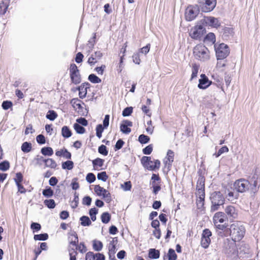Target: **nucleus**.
<instances>
[{
    "label": "nucleus",
    "instance_id": "8fccbe9b",
    "mask_svg": "<svg viewBox=\"0 0 260 260\" xmlns=\"http://www.w3.org/2000/svg\"><path fill=\"white\" fill-rule=\"evenodd\" d=\"M70 256V260H77V255L78 252L76 249L74 248H69L68 249Z\"/></svg>",
    "mask_w": 260,
    "mask_h": 260
},
{
    "label": "nucleus",
    "instance_id": "c03bdc74",
    "mask_svg": "<svg viewBox=\"0 0 260 260\" xmlns=\"http://www.w3.org/2000/svg\"><path fill=\"white\" fill-rule=\"evenodd\" d=\"M98 213V209L95 207H93L89 209V214L90 216L91 221H95L96 219V215Z\"/></svg>",
    "mask_w": 260,
    "mask_h": 260
},
{
    "label": "nucleus",
    "instance_id": "2f4dec72",
    "mask_svg": "<svg viewBox=\"0 0 260 260\" xmlns=\"http://www.w3.org/2000/svg\"><path fill=\"white\" fill-rule=\"evenodd\" d=\"M21 149L22 151L24 153H28L32 149V145L30 142H25L22 143Z\"/></svg>",
    "mask_w": 260,
    "mask_h": 260
},
{
    "label": "nucleus",
    "instance_id": "9b49d317",
    "mask_svg": "<svg viewBox=\"0 0 260 260\" xmlns=\"http://www.w3.org/2000/svg\"><path fill=\"white\" fill-rule=\"evenodd\" d=\"M200 11L197 5L189 6L185 11V19L188 21H191L194 20Z\"/></svg>",
    "mask_w": 260,
    "mask_h": 260
},
{
    "label": "nucleus",
    "instance_id": "4be33fe9",
    "mask_svg": "<svg viewBox=\"0 0 260 260\" xmlns=\"http://www.w3.org/2000/svg\"><path fill=\"white\" fill-rule=\"evenodd\" d=\"M10 0H4L0 3V15H4L7 12Z\"/></svg>",
    "mask_w": 260,
    "mask_h": 260
},
{
    "label": "nucleus",
    "instance_id": "79ce46f5",
    "mask_svg": "<svg viewBox=\"0 0 260 260\" xmlns=\"http://www.w3.org/2000/svg\"><path fill=\"white\" fill-rule=\"evenodd\" d=\"M197 193L199 195V200L198 202H202L203 204H204V202L205 201V189H197Z\"/></svg>",
    "mask_w": 260,
    "mask_h": 260
},
{
    "label": "nucleus",
    "instance_id": "4d7b16f0",
    "mask_svg": "<svg viewBox=\"0 0 260 260\" xmlns=\"http://www.w3.org/2000/svg\"><path fill=\"white\" fill-rule=\"evenodd\" d=\"M217 235L218 237H224L230 236V228L226 229L223 231H219L216 232Z\"/></svg>",
    "mask_w": 260,
    "mask_h": 260
},
{
    "label": "nucleus",
    "instance_id": "5fc2aeb1",
    "mask_svg": "<svg viewBox=\"0 0 260 260\" xmlns=\"http://www.w3.org/2000/svg\"><path fill=\"white\" fill-rule=\"evenodd\" d=\"M45 166L52 169H55L57 166V164L52 158H47V161L45 164Z\"/></svg>",
    "mask_w": 260,
    "mask_h": 260
},
{
    "label": "nucleus",
    "instance_id": "f257e3e1",
    "mask_svg": "<svg viewBox=\"0 0 260 260\" xmlns=\"http://www.w3.org/2000/svg\"><path fill=\"white\" fill-rule=\"evenodd\" d=\"M236 241L231 238L224 239L222 245V252L228 257H234L238 255Z\"/></svg>",
    "mask_w": 260,
    "mask_h": 260
},
{
    "label": "nucleus",
    "instance_id": "72a5a7b5",
    "mask_svg": "<svg viewBox=\"0 0 260 260\" xmlns=\"http://www.w3.org/2000/svg\"><path fill=\"white\" fill-rule=\"evenodd\" d=\"M57 116L56 112L53 110H49L46 115V118L50 121H54Z\"/></svg>",
    "mask_w": 260,
    "mask_h": 260
},
{
    "label": "nucleus",
    "instance_id": "20e7f679",
    "mask_svg": "<svg viewBox=\"0 0 260 260\" xmlns=\"http://www.w3.org/2000/svg\"><path fill=\"white\" fill-rule=\"evenodd\" d=\"M193 54L196 59L202 61H205L209 59V51L204 45H197L193 48Z\"/></svg>",
    "mask_w": 260,
    "mask_h": 260
},
{
    "label": "nucleus",
    "instance_id": "f03ea898",
    "mask_svg": "<svg viewBox=\"0 0 260 260\" xmlns=\"http://www.w3.org/2000/svg\"><path fill=\"white\" fill-rule=\"evenodd\" d=\"M210 201L211 203L210 211L214 212L220 209L225 203V198L220 191H214L210 193Z\"/></svg>",
    "mask_w": 260,
    "mask_h": 260
},
{
    "label": "nucleus",
    "instance_id": "aec40b11",
    "mask_svg": "<svg viewBox=\"0 0 260 260\" xmlns=\"http://www.w3.org/2000/svg\"><path fill=\"white\" fill-rule=\"evenodd\" d=\"M103 55V53L101 51H95L89 57L87 63L90 66H93L97 62V60L100 59Z\"/></svg>",
    "mask_w": 260,
    "mask_h": 260
},
{
    "label": "nucleus",
    "instance_id": "774afa93",
    "mask_svg": "<svg viewBox=\"0 0 260 260\" xmlns=\"http://www.w3.org/2000/svg\"><path fill=\"white\" fill-rule=\"evenodd\" d=\"M30 228L33 232H37L41 229V225L38 222H32L30 224Z\"/></svg>",
    "mask_w": 260,
    "mask_h": 260
},
{
    "label": "nucleus",
    "instance_id": "6ab92c4d",
    "mask_svg": "<svg viewBox=\"0 0 260 260\" xmlns=\"http://www.w3.org/2000/svg\"><path fill=\"white\" fill-rule=\"evenodd\" d=\"M133 126V122L128 120H123L120 125V131L124 134H128L131 132L129 127Z\"/></svg>",
    "mask_w": 260,
    "mask_h": 260
},
{
    "label": "nucleus",
    "instance_id": "b1692460",
    "mask_svg": "<svg viewBox=\"0 0 260 260\" xmlns=\"http://www.w3.org/2000/svg\"><path fill=\"white\" fill-rule=\"evenodd\" d=\"M103 248V244L101 241L96 239L92 241V248L94 251L99 252L102 250Z\"/></svg>",
    "mask_w": 260,
    "mask_h": 260
},
{
    "label": "nucleus",
    "instance_id": "ddd939ff",
    "mask_svg": "<svg viewBox=\"0 0 260 260\" xmlns=\"http://www.w3.org/2000/svg\"><path fill=\"white\" fill-rule=\"evenodd\" d=\"M238 254L242 258H251L252 255V252L249 244L242 242L238 250Z\"/></svg>",
    "mask_w": 260,
    "mask_h": 260
},
{
    "label": "nucleus",
    "instance_id": "c9c22d12",
    "mask_svg": "<svg viewBox=\"0 0 260 260\" xmlns=\"http://www.w3.org/2000/svg\"><path fill=\"white\" fill-rule=\"evenodd\" d=\"M200 68V65L196 63L192 64V73L191 75L190 80H192L194 78H196L198 75L199 70Z\"/></svg>",
    "mask_w": 260,
    "mask_h": 260
},
{
    "label": "nucleus",
    "instance_id": "6e6552de",
    "mask_svg": "<svg viewBox=\"0 0 260 260\" xmlns=\"http://www.w3.org/2000/svg\"><path fill=\"white\" fill-rule=\"evenodd\" d=\"M206 32V28L202 24L199 23V24L194 26L190 30L189 36L194 40H201Z\"/></svg>",
    "mask_w": 260,
    "mask_h": 260
},
{
    "label": "nucleus",
    "instance_id": "680f3d73",
    "mask_svg": "<svg viewBox=\"0 0 260 260\" xmlns=\"http://www.w3.org/2000/svg\"><path fill=\"white\" fill-rule=\"evenodd\" d=\"M74 197V198L72 202V204L71 205V207L72 208L75 209L78 207L79 204V194L75 192Z\"/></svg>",
    "mask_w": 260,
    "mask_h": 260
},
{
    "label": "nucleus",
    "instance_id": "37998d69",
    "mask_svg": "<svg viewBox=\"0 0 260 260\" xmlns=\"http://www.w3.org/2000/svg\"><path fill=\"white\" fill-rule=\"evenodd\" d=\"M168 260H176L177 255L176 254L174 249L169 248L167 254Z\"/></svg>",
    "mask_w": 260,
    "mask_h": 260
},
{
    "label": "nucleus",
    "instance_id": "0e129e2a",
    "mask_svg": "<svg viewBox=\"0 0 260 260\" xmlns=\"http://www.w3.org/2000/svg\"><path fill=\"white\" fill-rule=\"evenodd\" d=\"M229 150L228 147L226 146H223L221 148H220L217 152L215 153L213 155H214L216 157H219L222 153L224 152H229Z\"/></svg>",
    "mask_w": 260,
    "mask_h": 260
},
{
    "label": "nucleus",
    "instance_id": "473e14b6",
    "mask_svg": "<svg viewBox=\"0 0 260 260\" xmlns=\"http://www.w3.org/2000/svg\"><path fill=\"white\" fill-rule=\"evenodd\" d=\"M96 43V33H93L92 37L88 40L87 46L89 47V52L92 51Z\"/></svg>",
    "mask_w": 260,
    "mask_h": 260
},
{
    "label": "nucleus",
    "instance_id": "dca6fc26",
    "mask_svg": "<svg viewBox=\"0 0 260 260\" xmlns=\"http://www.w3.org/2000/svg\"><path fill=\"white\" fill-rule=\"evenodd\" d=\"M225 215L230 220H233L238 216V213L235 207L232 205H229L225 207L224 209Z\"/></svg>",
    "mask_w": 260,
    "mask_h": 260
},
{
    "label": "nucleus",
    "instance_id": "c756f323",
    "mask_svg": "<svg viewBox=\"0 0 260 260\" xmlns=\"http://www.w3.org/2000/svg\"><path fill=\"white\" fill-rule=\"evenodd\" d=\"M80 224L83 226H88L91 224V221L89 217L83 215L80 218Z\"/></svg>",
    "mask_w": 260,
    "mask_h": 260
},
{
    "label": "nucleus",
    "instance_id": "4c0bfd02",
    "mask_svg": "<svg viewBox=\"0 0 260 260\" xmlns=\"http://www.w3.org/2000/svg\"><path fill=\"white\" fill-rule=\"evenodd\" d=\"M88 80L92 83H100L102 80L94 74H91L88 77Z\"/></svg>",
    "mask_w": 260,
    "mask_h": 260
},
{
    "label": "nucleus",
    "instance_id": "864d4df0",
    "mask_svg": "<svg viewBox=\"0 0 260 260\" xmlns=\"http://www.w3.org/2000/svg\"><path fill=\"white\" fill-rule=\"evenodd\" d=\"M249 189L251 192L255 193L259 189V186H257V182H249Z\"/></svg>",
    "mask_w": 260,
    "mask_h": 260
},
{
    "label": "nucleus",
    "instance_id": "7ed1b4c3",
    "mask_svg": "<svg viewBox=\"0 0 260 260\" xmlns=\"http://www.w3.org/2000/svg\"><path fill=\"white\" fill-rule=\"evenodd\" d=\"M230 231L231 239L236 241H240L245 233L244 226L238 222L232 224L230 227Z\"/></svg>",
    "mask_w": 260,
    "mask_h": 260
},
{
    "label": "nucleus",
    "instance_id": "1a4fd4ad",
    "mask_svg": "<svg viewBox=\"0 0 260 260\" xmlns=\"http://www.w3.org/2000/svg\"><path fill=\"white\" fill-rule=\"evenodd\" d=\"M200 23L203 24L204 26L211 27L212 28H218L220 26V22L219 20L213 16H205L200 21Z\"/></svg>",
    "mask_w": 260,
    "mask_h": 260
},
{
    "label": "nucleus",
    "instance_id": "a211bd4d",
    "mask_svg": "<svg viewBox=\"0 0 260 260\" xmlns=\"http://www.w3.org/2000/svg\"><path fill=\"white\" fill-rule=\"evenodd\" d=\"M228 220L227 215L223 212H216L213 217V221L214 224L218 223H222L224 221Z\"/></svg>",
    "mask_w": 260,
    "mask_h": 260
},
{
    "label": "nucleus",
    "instance_id": "f3484780",
    "mask_svg": "<svg viewBox=\"0 0 260 260\" xmlns=\"http://www.w3.org/2000/svg\"><path fill=\"white\" fill-rule=\"evenodd\" d=\"M219 31L224 40H228L234 34L233 28L230 27L222 26L219 27Z\"/></svg>",
    "mask_w": 260,
    "mask_h": 260
},
{
    "label": "nucleus",
    "instance_id": "e2e57ef3",
    "mask_svg": "<svg viewBox=\"0 0 260 260\" xmlns=\"http://www.w3.org/2000/svg\"><path fill=\"white\" fill-rule=\"evenodd\" d=\"M98 152L99 153L104 156H107L108 154V150L107 149V147L103 144L100 145L99 147Z\"/></svg>",
    "mask_w": 260,
    "mask_h": 260
},
{
    "label": "nucleus",
    "instance_id": "58836bf2",
    "mask_svg": "<svg viewBox=\"0 0 260 260\" xmlns=\"http://www.w3.org/2000/svg\"><path fill=\"white\" fill-rule=\"evenodd\" d=\"M49 238V236L47 233H42L40 234L35 235L34 239L36 241H46Z\"/></svg>",
    "mask_w": 260,
    "mask_h": 260
},
{
    "label": "nucleus",
    "instance_id": "4468645a",
    "mask_svg": "<svg viewBox=\"0 0 260 260\" xmlns=\"http://www.w3.org/2000/svg\"><path fill=\"white\" fill-rule=\"evenodd\" d=\"M235 187L239 192H244L249 190V182L245 179H240L235 182Z\"/></svg>",
    "mask_w": 260,
    "mask_h": 260
},
{
    "label": "nucleus",
    "instance_id": "09e8293b",
    "mask_svg": "<svg viewBox=\"0 0 260 260\" xmlns=\"http://www.w3.org/2000/svg\"><path fill=\"white\" fill-rule=\"evenodd\" d=\"M73 127L76 132L78 134H83L85 132V128L79 124L74 123Z\"/></svg>",
    "mask_w": 260,
    "mask_h": 260
},
{
    "label": "nucleus",
    "instance_id": "9d476101",
    "mask_svg": "<svg viewBox=\"0 0 260 260\" xmlns=\"http://www.w3.org/2000/svg\"><path fill=\"white\" fill-rule=\"evenodd\" d=\"M70 76L72 83L77 85L81 82L79 70L75 63H71L70 67Z\"/></svg>",
    "mask_w": 260,
    "mask_h": 260
},
{
    "label": "nucleus",
    "instance_id": "49530a36",
    "mask_svg": "<svg viewBox=\"0 0 260 260\" xmlns=\"http://www.w3.org/2000/svg\"><path fill=\"white\" fill-rule=\"evenodd\" d=\"M150 140V137L144 134H141L138 137V141L142 144H145L149 143Z\"/></svg>",
    "mask_w": 260,
    "mask_h": 260
},
{
    "label": "nucleus",
    "instance_id": "3c124183",
    "mask_svg": "<svg viewBox=\"0 0 260 260\" xmlns=\"http://www.w3.org/2000/svg\"><path fill=\"white\" fill-rule=\"evenodd\" d=\"M10 163L8 160H4L0 162V170L7 171L10 168Z\"/></svg>",
    "mask_w": 260,
    "mask_h": 260
},
{
    "label": "nucleus",
    "instance_id": "cd10ccee",
    "mask_svg": "<svg viewBox=\"0 0 260 260\" xmlns=\"http://www.w3.org/2000/svg\"><path fill=\"white\" fill-rule=\"evenodd\" d=\"M70 103L74 108L77 107L79 110L83 109L81 103L84 105V103L78 98H74L72 99Z\"/></svg>",
    "mask_w": 260,
    "mask_h": 260
},
{
    "label": "nucleus",
    "instance_id": "a19ab883",
    "mask_svg": "<svg viewBox=\"0 0 260 260\" xmlns=\"http://www.w3.org/2000/svg\"><path fill=\"white\" fill-rule=\"evenodd\" d=\"M44 205L49 209H54L56 206V203L53 199H46L44 201Z\"/></svg>",
    "mask_w": 260,
    "mask_h": 260
},
{
    "label": "nucleus",
    "instance_id": "393cba45",
    "mask_svg": "<svg viewBox=\"0 0 260 260\" xmlns=\"http://www.w3.org/2000/svg\"><path fill=\"white\" fill-rule=\"evenodd\" d=\"M174 152L171 150H169L167 152V157H166V158H167V159L169 161L168 166V171L171 170V168L172 165V164L174 161Z\"/></svg>",
    "mask_w": 260,
    "mask_h": 260
},
{
    "label": "nucleus",
    "instance_id": "ea45409f",
    "mask_svg": "<svg viewBox=\"0 0 260 260\" xmlns=\"http://www.w3.org/2000/svg\"><path fill=\"white\" fill-rule=\"evenodd\" d=\"M209 41L214 43L216 41V37L214 33L209 32L207 34L204 38V42Z\"/></svg>",
    "mask_w": 260,
    "mask_h": 260
},
{
    "label": "nucleus",
    "instance_id": "7c9ffc66",
    "mask_svg": "<svg viewBox=\"0 0 260 260\" xmlns=\"http://www.w3.org/2000/svg\"><path fill=\"white\" fill-rule=\"evenodd\" d=\"M41 153L44 156H51L53 154V150L49 146L44 147L41 148Z\"/></svg>",
    "mask_w": 260,
    "mask_h": 260
},
{
    "label": "nucleus",
    "instance_id": "39448f33",
    "mask_svg": "<svg viewBox=\"0 0 260 260\" xmlns=\"http://www.w3.org/2000/svg\"><path fill=\"white\" fill-rule=\"evenodd\" d=\"M214 47L217 60H223L228 56L230 53L229 46L224 43H221L218 45L215 44Z\"/></svg>",
    "mask_w": 260,
    "mask_h": 260
},
{
    "label": "nucleus",
    "instance_id": "338daca9",
    "mask_svg": "<svg viewBox=\"0 0 260 260\" xmlns=\"http://www.w3.org/2000/svg\"><path fill=\"white\" fill-rule=\"evenodd\" d=\"M124 142L121 139H119L116 143L114 146V149L115 151L120 150L123 147L124 144Z\"/></svg>",
    "mask_w": 260,
    "mask_h": 260
},
{
    "label": "nucleus",
    "instance_id": "5701e85b",
    "mask_svg": "<svg viewBox=\"0 0 260 260\" xmlns=\"http://www.w3.org/2000/svg\"><path fill=\"white\" fill-rule=\"evenodd\" d=\"M69 235L70 236L73 237L70 241V244L73 246H77L79 242V239L76 232L74 231H72L69 233Z\"/></svg>",
    "mask_w": 260,
    "mask_h": 260
},
{
    "label": "nucleus",
    "instance_id": "052dcab7",
    "mask_svg": "<svg viewBox=\"0 0 260 260\" xmlns=\"http://www.w3.org/2000/svg\"><path fill=\"white\" fill-rule=\"evenodd\" d=\"M97 178L98 180L105 182L108 178V176L105 171H103L98 173Z\"/></svg>",
    "mask_w": 260,
    "mask_h": 260
},
{
    "label": "nucleus",
    "instance_id": "f704fd0d",
    "mask_svg": "<svg viewBox=\"0 0 260 260\" xmlns=\"http://www.w3.org/2000/svg\"><path fill=\"white\" fill-rule=\"evenodd\" d=\"M101 219L103 223L107 224L110 221L111 219V215L109 212H105L102 214Z\"/></svg>",
    "mask_w": 260,
    "mask_h": 260
},
{
    "label": "nucleus",
    "instance_id": "a18cd8bd",
    "mask_svg": "<svg viewBox=\"0 0 260 260\" xmlns=\"http://www.w3.org/2000/svg\"><path fill=\"white\" fill-rule=\"evenodd\" d=\"M205 178L200 177L198 178L197 182V186H196V189H205Z\"/></svg>",
    "mask_w": 260,
    "mask_h": 260
},
{
    "label": "nucleus",
    "instance_id": "13d9d810",
    "mask_svg": "<svg viewBox=\"0 0 260 260\" xmlns=\"http://www.w3.org/2000/svg\"><path fill=\"white\" fill-rule=\"evenodd\" d=\"M12 102L9 100L4 101L2 104V107L4 110H7L12 108Z\"/></svg>",
    "mask_w": 260,
    "mask_h": 260
},
{
    "label": "nucleus",
    "instance_id": "c85d7f7f",
    "mask_svg": "<svg viewBox=\"0 0 260 260\" xmlns=\"http://www.w3.org/2000/svg\"><path fill=\"white\" fill-rule=\"evenodd\" d=\"M42 194L44 197L49 198L52 197L54 194V191L51 187L47 186L42 191Z\"/></svg>",
    "mask_w": 260,
    "mask_h": 260
},
{
    "label": "nucleus",
    "instance_id": "412c9836",
    "mask_svg": "<svg viewBox=\"0 0 260 260\" xmlns=\"http://www.w3.org/2000/svg\"><path fill=\"white\" fill-rule=\"evenodd\" d=\"M160 256V251L155 248H150L148 250V257L151 259H156Z\"/></svg>",
    "mask_w": 260,
    "mask_h": 260
},
{
    "label": "nucleus",
    "instance_id": "de8ad7c7",
    "mask_svg": "<svg viewBox=\"0 0 260 260\" xmlns=\"http://www.w3.org/2000/svg\"><path fill=\"white\" fill-rule=\"evenodd\" d=\"M104 159L98 157L92 161L93 167L94 168H95L96 167H102L104 165Z\"/></svg>",
    "mask_w": 260,
    "mask_h": 260
},
{
    "label": "nucleus",
    "instance_id": "69168bd1",
    "mask_svg": "<svg viewBox=\"0 0 260 260\" xmlns=\"http://www.w3.org/2000/svg\"><path fill=\"white\" fill-rule=\"evenodd\" d=\"M34 160L36 161L37 165L41 166L42 164V162H43L45 164L47 162V158H45L42 156L37 155L36 157L34 158Z\"/></svg>",
    "mask_w": 260,
    "mask_h": 260
},
{
    "label": "nucleus",
    "instance_id": "603ef678",
    "mask_svg": "<svg viewBox=\"0 0 260 260\" xmlns=\"http://www.w3.org/2000/svg\"><path fill=\"white\" fill-rule=\"evenodd\" d=\"M105 129L101 124H99L96 125L95 128L96 131V136L99 139H100L102 136V133Z\"/></svg>",
    "mask_w": 260,
    "mask_h": 260
},
{
    "label": "nucleus",
    "instance_id": "e433bc0d",
    "mask_svg": "<svg viewBox=\"0 0 260 260\" xmlns=\"http://www.w3.org/2000/svg\"><path fill=\"white\" fill-rule=\"evenodd\" d=\"M61 167L62 169L71 170L74 167V162L70 160H67L62 162Z\"/></svg>",
    "mask_w": 260,
    "mask_h": 260
},
{
    "label": "nucleus",
    "instance_id": "bb28decb",
    "mask_svg": "<svg viewBox=\"0 0 260 260\" xmlns=\"http://www.w3.org/2000/svg\"><path fill=\"white\" fill-rule=\"evenodd\" d=\"M94 191L98 196H102L103 197V194H107L108 192V191L107 189L100 186L99 185H96L94 186Z\"/></svg>",
    "mask_w": 260,
    "mask_h": 260
},
{
    "label": "nucleus",
    "instance_id": "423d86ee",
    "mask_svg": "<svg viewBox=\"0 0 260 260\" xmlns=\"http://www.w3.org/2000/svg\"><path fill=\"white\" fill-rule=\"evenodd\" d=\"M216 0H198L197 6L202 12H210L216 6Z\"/></svg>",
    "mask_w": 260,
    "mask_h": 260
},
{
    "label": "nucleus",
    "instance_id": "f8f14e48",
    "mask_svg": "<svg viewBox=\"0 0 260 260\" xmlns=\"http://www.w3.org/2000/svg\"><path fill=\"white\" fill-rule=\"evenodd\" d=\"M212 236V232L209 229H205L203 231L201 245L204 249H207L209 247L211 243L210 237Z\"/></svg>",
    "mask_w": 260,
    "mask_h": 260
},
{
    "label": "nucleus",
    "instance_id": "bf43d9fd",
    "mask_svg": "<svg viewBox=\"0 0 260 260\" xmlns=\"http://www.w3.org/2000/svg\"><path fill=\"white\" fill-rule=\"evenodd\" d=\"M133 112V108L132 107H127L125 108L122 112V115L123 117H127L130 116Z\"/></svg>",
    "mask_w": 260,
    "mask_h": 260
},
{
    "label": "nucleus",
    "instance_id": "0eeeda50",
    "mask_svg": "<svg viewBox=\"0 0 260 260\" xmlns=\"http://www.w3.org/2000/svg\"><path fill=\"white\" fill-rule=\"evenodd\" d=\"M141 162L144 168L150 171H155L159 169L160 165V161L158 159L154 160L153 165H149L150 163L153 162L151 160L150 156H143L141 159Z\"/></svg>",
    "mask_w": 260,
    "mask_h": 260
},
{
    "label": "nucleus",
    "instance_id": "2eb2a0df",
    "mask_svg": "<svg viewBox=\"0 0 260 260\" xmlns=\"http://www.w3.org/2000/svg\"><path fill=\"white\" fill-rule=\"evenodd\" d=\"M212 83V82L209 80L208 78L204 74L201 75V78L199 80L198 87L201 89H205L209 87Z\"/></svg>",
    "mask_w": 260,
    "mask_h": 260
},
{
    "label": "nucleus",
    "instance_id": "a878e982",
    "mask_svg": "<svg viewBox=\"0 0 260 260\" xmlns=\"http://www.w3.org/2000/svg\"><path fill=\"white\" fill-rule=\"evenodd\" d=\"M61 135L66 139L69 138L72 135V132L68 126H63L61 128Z\"/></svg>",
    "mask_w": 260,
    "mask_h": 260
},
{
    "label": "nucleus",
    "instance_id": "6e6d98bb",
    "mask_svg": "<svg viewBox=\"0 0 260 260\" xmlns=\"http://www.w3.org/2000/svg\"><path fill=\"white\" fill-rule=\"evenodd\" d=\"M75 246L76 247L75 249H76V251L78 250L82 253L86 252L87 250L86 246L84 242H80L79 245L78 244L77 246Z\"/></svg>",
    "mask_w": 260,
    "mask_h": 260
}]
</instances>
